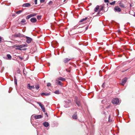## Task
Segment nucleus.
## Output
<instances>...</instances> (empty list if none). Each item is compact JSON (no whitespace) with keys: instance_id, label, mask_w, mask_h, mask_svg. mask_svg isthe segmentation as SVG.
<instances>
[{"instance_id":"473e14b6","label":"nucleus","mask_w":135,"mask_h":135,"mask_svg":"<svg viewBox=\"0 0 135 135\" xmlns=\"http://www.w3.org/2000/svg\"><path fill=\"white\" fill-rule=\"evenodd\" d=\"M26 22V20L25 19H23L21 21V22L22 23H24Z\"/></svg>"},{"instance_id":"3c124183","label":"nucleus","mask_w":135,"mask_h":135,"mask_svg":"<svg viewBox=\"0 0 135 135\" xmlns=\"http://www.w3.org/2000/svg\"><path fill=\"white\" fill-rule=\"evenodd\" d=\"M15 14H13L12 15V17H13V16H15Z\"/></svg>"},{"instance_id":"f8f14e48","label":"nucleus","mask_w":135,"mask_h":135,"mask_svg":"<svg viewBox=\"0 0 135 135\" xmlns=\"http://www.w3.org/2000/svg\"><path fill=\"white\" fill-rule=\"evenodd\" d=\"M85 29L83 27H79V28L78 30L79 31H78V32L79 33H80L83 32V31H84Z\"/></svg>"},{"instance_id":"393cba45","label":"nucleus","mask_w":135,"mask_h":135,"mask_svg":"<svg viewBox=\"0 0 135 135\" xmlns=\"http://www.w3.org/2000/svg\"><path fill=\"white\" fill-rule=\"evenodd\" d=\"M37 103L39 105L41 108H42V107L44 106V105L40 102H38Z\"/></svg>"},{"instance_id":"cd10ccee","label":"nucleus","mask_w":135,"mask_h":135,"mask_svg":"<svg viewBox=\"0 0 135 135\" xmlns=\"http://www.w3.org/2000/svg\"><path fill=\"white\" fill-rule=\"evenodd\" d=\"M22 11H23L22 10H19L17 12H16V13L17 14H19Z\"/></svg>"},{"instance_id":"4c0bfd02","label":"nucleus","mask_w":135,"mask_h":135,"mask_svg":"<svg viewBox=\"0 0 135 135\" xmlns=\"http://www.w3.org/2000/svg\"><path fill=\"white\" fill-rule=\"evenodd\" d=\"M52 2L51 1H50L48 3L49 5L51 4L52 3Z\"/></svg>"},{"instance_id":"c03bdc74","label":"nucleus","mask_w":135,"mask_h":135,"mask_svg":"<svg viewBox=\"0 0 135 135\" xmlns=\"http://www.w3.org/2000/svg\"><path fill=\"white\" fill-rule=\"evenodd\" d=\"M24 70H25V69H23V74L25 75V72L24 71Z\"/></svg>"},{"instance_id":"412c9836","label":"nucleus","mask_w":135,"mask_h":135,"mask_svg":"<svg viewBox=\"0 0 135 135\" xmlns=\"http://www.w3.org/2000/svg\"><path fill=\"white\" fill-rule=\"evenodd\" d=\"M87 19V18L86 17L85 18L81 19L80 21H79V22H83V21L86 20Z\"/></svg>"},{"instance_id":"aec40b11","label":"nucleus","mask_w":135,"mask_h":135,"mask_svg":"<svg viewBox=\"0 0 135 135\" xmlns=\"http://www.w3.org/2000/svg\"><path fill=\"white\" fill-rule=\"evenodd\" d=\"M14 82L15 84L17 85V80L16 78V77L15 76H14Z\"/></svg>"},{"instance_id":"2eb2a0df","label":"nucleus","mask_w":135,"mask_h":135,"mask_svg":"<svg viewBox=\"0 0 135 135\" xmlns=\"http://www.w3.org/2000/svg\"><path fill=\"white\" fill-rule=\"evenodd\" d=\"M71 60V59H69V58H65L64 59L63 62L64 63H66Z\"/></svg>"},{"instance_id":"4468645a","label":"nucleus","mask_w":135,"mask_h":135,"mask_svg":"<svg viewBox=\"0 0 135 135\" xmlns=\"http://www.w3.org/2000/svg\"><path fill=\"white\" fill-rule=\"evenodd\" d=\"M43 125L45 127H47L49 125V123L47 122H44L43 123Z\"/></svg>"},{"instance_id":"79ce46f5","label":"nucleus","mask_w":135,"mask_h":135,"mask_svg":"<svg viewBox=\"0 0 135 135\" xmlns=\"http://www.w3.org/2000/svg\"><path fill=\"white\" fill-rule=\"evenodd\" d=\"M35 4H37V0H35Z\"/></svg>"},{"instance_id":"4be33fe9","label":"nucleus","mask_w":135,"mask_h":135,"mask_svg":"<svg viewBox=\"0 0 135 135\" xmlns=\"http://www.w3.org/2000/svg\"><path fill=\"white\" fill-rule=\"evenodd\" d=\"M21 35L20 33H16L15 35V36L16 37H20L21 36Z\"/></svg>"},{"instance_id":"e433bc0d","label":"nucleus","mask_w":135,"mask_h":135,"mask_svg":"<svg viewBox=\"0 0 135 135\" xmlns=\"http://www.w3.org/2000/svg\"><path fill=\"white\" fill-rule=\"evenodd\" d=\"M105 85V83H103L102 85V87L104 88Z\"/></svg>"},{"instance_id":"7c9ffc66","label":"nucleus","mask_w":135,"mask_h":135,"mask_svg":"<svg viewBox=\"0 0 135 135\" xmlns=\"http://www.w3.org/2000/svg\"><path fill=\"white\" fill-rule=\"evenodd\" d=\"M40 88L38 85H36L35 86V88L36 90H38Z\"/></svg>"},{"instance_id":"c9c22d12","label":"nucleus","mask_w":135,"mask_h":135,"mask_svg":"<svg viewBox=\"0 0 135 135\" xmlns=\"http://www.w3.org/2000/svg\"><path fill=\"white\" fill-rule=\"evenodd\" d=\"M17 72L19 74L21 72V71L19 69H18L17 71Z\"/></svg>"},{"instance_id":"f704fd0d","label":"nucleus","mask_w":135,"mask_h":135,"mask_svg":"<svg viewBox=\"0 0 135 135\" xmlns=\"http://www.w3.org/2000/svg\"><path fill=\"white\" fill-rule=\"evenodd\" d=\"M51 84L50 83H47V86L49 87L50 86H51Z\"/></svg>"},{"instance_id":"f257e3e1","label":"nucleus","mask_w":135,"mask_h":135,"mask_svg":"<svg viewBox=\"0 0 135 135\" xmlns=\"http://www.w3.org/2000/svg\"><path fill=\"white\" fill-rule=\"evenodd\" d=\"M74 102L78 107H79L81 106V103L80 100L78 99L77 97H75Z\"/></svg>"},{"instance_id":"6e6552de","label":"nucleus","mask_w":135,"mask_h":135,"mask_svg":"<svg viewBox=\"0 0 135 135\" xmlns=\"http://www.w3.org/2000/svg\"><path fill=\"white\" fill-rule=\"evenodd\" d=\"M127 78H124L123 79L122 81L120 84L122 85H124V84L126 83L127 81Z\"/></svg>"},{"instance_id":"dca6fc26","label":"nucleus","mask_w":135,"mask_h":135,"mask_svg":"<svg viewBox=\"0 0 135 135\" xmlns=\"http://www.w3.org/2000/svg\"><path fill=\"white\" fill-rule=\"evenodd\" d=\"M57 79H58L59 80H60L62 81H65V78L61 76L58 77Z\"/></svg>"},{"instance_id":"7ed1b4c3","label":"nucleus","mask_w":135,"mask_h":135,"mask_svg":"<svg viewBox=\"0 0 135 135\" xmlns=\"http://www.w3.org/2000/svg\"><path fill=\"white\" fill-rule=\"evenodd\" d=\"M71 101L70 100H67L65 101V104L64 105V106L66 108L69 107H70L69 104L71 103Z\"/></svg>"},{"instance_id":"bb28decb","label":"nucleus","mask_w":135,"mask_h":135,"mask_svg":"<svg viewBox=\"0 0 135 135\" xmlns=\"http://www.w3.org/2000/svg\"><path fill=\"white\" fill-rule=\"evenodd\" d=\"M115 3V1H113L112 2L110 3V4L111 5H114Z\"/></svg>"},{"instance_id":"f03ea898","label":"nucleus","mask_w":135,"mask_h":135,"mask_svg":"<svg viewBox=\"0 0 135 135\" xmlns=\"http://www.w3.org/2000/svg\"><path fill=\"white\" fill-rule=\"evenodd\" d=\"M27 46V45L25 44H22V45H19L16 46V47L17 48L16 49V50H21V48L24 47H26Z\"/></svg>"},{"instance_id":"5701e85b","label":"nucleus","mask_w":135,"mask_h":135,"mask_svg":"<svg viewBox=\"0 0 135 135\" xmlns=\"http://www.w3.org/2000/svg\"><path fill=\"white\" fill-rule=\"evenodd\" d=\"M7 56L8 59L9 60H10L11 59L12 57L10 54H7Z\"/></svg>"},{"instance_id":"a18cd8bd","label":"nucleus","mask_w":135,"mask_h":135,"mask_svg":"<svg viewBox=\"0 0 135 135\" xmlns=\"http://www.w3.org/2000/svg\"><path fill=\"white\" fill-rule=\"evenodd\" d=\"M104 101H105V100H102V103H104Z\"/></svg>"},{"instance_id":"1a4fd4ad","label":"nucleus","mask_w":135,"mask_h":135,"mask_svg":"<svg viewBox=\"0 0 135 135\" xmlns=\"http://www.w3.org/2000/svg\"><path fill=\"white\" fill-rule=\"evenodd\" d=\"M37 21V19L35 17H33L31 18L30 19V21L31 22L33 23H35Z\"/></svg>"},{"instance_id":"5fc2aeb1","label":"nucleus","mask_w":135,"mask_h":135,"mask_svg":"<svg viewBox=\"0 0 135 135\" xmlns=\"http://www.w3.org/2000/svg\"><path fill=\"white\" fill-rule=\"evenodd\" d=\"M107 5H108V3H107Z\"/></svg>"},{"instance_id":"423d86ee","label":"nucleus","mask_w":135,"mask_h":135,"mask_svg":"<svg viewBox=\"0 0 135 135\" xmlns=\"http://www.w3.org/2000/svg\"><path fill=\"white\" fill-rule=\"evenodd\" d=\"M55 83L56 84L60 85L61 86H63V84L61 82V81L57 79L56 80Z\"/></svg>"},{"instance_id":"864d4df0","label":"nucleus","mask_w":135,"mask_h":135,"mask_svg":"<svg viewBox=\"0 0 135 135\" xmlns=\"http://www.w3.org/2000/svg\"><path fill=\"white\" fill-rule=\"evenodd\" d=\"M133 16L134 17H135V14H134L133 15Z\"/></svg>"},{"instance_id":"ea45409f","label":"nucleus","mask_w":135,"mask_h":135,"mask_svg":"<svg viewBox=\"0 0 135 135\" xmlns=\"http://www.w3.org/2000/svg\"><path fill=\"white\" fill-rule=\"evenodd\" d=\"M88 26H87L85 28H84V29H85L84 31H85L86 30H87L88 29Z\"/></svg>"},{"instance_id":"39448f33","label":"nucleus","mask_w":135,"mask_h":135,"mask_svg":"<svg viewBox=\"0 0 135 135\" xmlns=\"http://www.w3.org/2000/svg\"><path fill=\"white\" fill-rule=\"evenodd\" d=\"M26 42L28 44L30 43L32 41V39L30 37L26 36Z\"/></svg>"},{"instance_id":"8fccbe9b","label":"nucleus","mask_w":135,"mask_h":135,"mask_svg":"<svg viewBox=\"0 0 135 135\" xmlns=\"http://www.w3.org/2000/svg\"><path fill=\"white\" fill-rule=\"evenodd\" d=\"M41 108L42 110L43 109H45V108H44V106L42 107V108Z\"/></svg>"},{"instance_id":"6ab92c4d","label":"nucleus","mask_w":135,"mask_h":135,"mask_svg":"<svg viewBox=\"0 0 135 135\" xmlns=\"http://www.w3.org/2000/svg\"><path fill=\"white\" fill-rule=\"evenodd\" d=\"M99 6L98 5H97L94 9V11L96 12H97L98 11V9H99Z\"/></svg>"},{"instance_id":"a19ab883","label":"nucleus","mask_w":135,"mask_h":135,"mask_svg":"<svg viewBox=\"0 0 135 135\" xmlns=\"http://www.w3.org/2000/svg\"><path fill=\"white\" fill-rule=\"evenodd\" d=\"M104 1L105 3H109V0H104Z\"/></svg>"},{"instance_id":"f3484780","label":"nucleus","mask_w":135,"mask_h":135,"mask_svg":"<svg viewBox=\"0 0 135 135\" xmlns=\"http://www.w3.org/2000/svg\"><path fill=\"white\" fill-rule=\"evenodd\" d=\"M27 86L29 88V89H34L35 88V87L33 86H31L30 85V84H28Z\"/></svg>"},{"instance_id":"c85d7f7f","label":"nucleus","mask_w":135,"mask_h":135,"mask_svg":"<svg viewBox=\"0 0 135 135\" xmlns=\"http://www.w3.org/2000/svg\"><path fill=\"white\" fill-rule=\"evenodd\" d=\"M120 6L122 7H124L125 6L123 4H122V3H119Z\"/></svg>"},{"instance_id":"37998d69","label":"nucleus","mask_w":135,"mask_h":135,"mask_svg":"<svg viewBox=\"0 0 135 135\" xmlns=\"http://www.w3.org/2000/svg\"><path fill=\"white\" fill-rule=\"evenodd\" d=\"M45 0H40V2L41 3H43L44 2Z\"/></svg>"},{"instance_id":"a211bd4d","label":"nucleus","mask_w":135,"mask_h":135,"mask_svg":"<svg viewBox=\"0 0 135 135\" xmlns=\"http://www.w3.org/2000/svg\"><path fill=\"white\" fill-rule=\"evenodd\" d=\"M50 94V93H42L41 94V95H45V96H48Z\"/></svg>"},{"instance_id":"b1692460","label":"nucleus","mask_w":135,"mask_h":135,"mask_svg":"<svg viewBox=\"0 0 135 135\" xmlns=\"http://www.w3.org/2000/svg\"><path fill=\"white\" fill-rule=\"evenodd\" d=\"M31 17H32L31 15V14H30L26 16V19L27 20H28Z\"/></svg>"},{"instance_id":"9d476101","label":"nucleus","mask_w":135,"mask_h":135,"mask_svg":"<svg viewBox=\"0 0 135 135\" xmlns=\"http://www.w3.org/2000/svg\"><path fill=\"white\" fill-rule=\"evenodd\" d=\"M114 10L118 12H120L121 11L120 8L118 6L115 7L114 8Z\"/></svg>"},{"instance_id":"58836bf2","label":"nucleus","mask_w":135,"mask_h":135,"mask_svg":"<svg viewBox=\"0 0 135 135\" xmlns=\"http://www.w3.org/2000/svg\"><path fill=\"white\" fill-rule=\"evenodd\" d=\"M110 115H109V118H108V121L109 122H111L112 120H110Z\"/></svg>"},{"instance_id":"de8ad7c7","label":"nucleus","mask_w":135,"mask_h":135,"mask_svg":"<svg viewBox=\"0 0 135 135\" xmlns=\"http://www.w3.org/2000/svg\"><path fill=\"white\" fill-rule=\"evenodd\" d=\"M45 114L46 115V116H47V117H48V115H47V113H45Z\"/></svg>"},{"instance_id":"09e8293b","label":"nucleus","mask_w":135,"mask_h":135,"mask_svg":"<svg viewBox=\"0 0 135 135\" xmlns=\"http://www.w3.org/2000/svg\"><path fill=\"white\" fill-rule=\"evenodd\" d=\"M42 110L44 112H45V108L44 109H43Z\"/></svg>"},{"instance_id":"603ef678","label":"nucleus","mask_w":135,"mask_h":135,"mask_svg":"<svg viewBox=\"0 0 135 135\" xmlns=\"http://www.w3.org/2000/svg\"><path fill=\"white\" fill-rule=\"evenodd\" d=\"M27 49L26 48H25V49H22V50H26V49Z\"/></svg>"},{"instance_id":"49530a36","label":"nucleus","mask_w":135,"mask_h":135,"mask_svg":"<svg viewBox=\"0 0 135 135\" xmlns=\"http://www.w3.org/2000/svg\"><path fill=\"white\" fill-rule=\"evenodd\" d=\"M2 37H0V42H1V41L2 40Z\"/></svg>"},{"instance_id":"20e7f679","label":"nucleus","mask_w":135,"mask_h":135,"mask_svg":"<svg viewBox=\"0 0 135 135\" xmlns=\"http://www.w3.org/2000/svg\"><path fill=\"white\" fill-rule=\"evenodd\" d=\"M119 102V100L118 98L113 99L112 102V103L114 104H118Z\"/></svg>"},{"instance_id":"0eeeda50","label":"nucleus","mask_w":135,"mask_h":135,"mask_svg":"<svg viewBox=\"0 0 135 135\" xmlns=\"http://www.w3.org/2000/svg\"><path fill=\"white\" fill-rule=\"evenodd\" d=\"M72 119L75 120L77 119L78 116L77 112H76L74 113L72 117Z\"/></svg>"},{"instance_id":"c756f323","label":"nucleus","mask_w":135,"mask_h":135,"mask_svg":"<svg viewBox=\"0 0 135 135\" xmlns=\"http://www.w3.org/2000/svg\"><path fill=\"white\" fill-rule=\"evenodd\" d=\"M36 15H37V14L35 13H33L31 14V17L35 16H36Z\"/></svg>"},{"instance_id":"6e6d98bb","label":"nucleus","mask_w":135,"mask_h":135,"mask_svg":"<svg viewBox=\"0 0 135 135\" xmlns=\"http://www.w3.org/2000/svg\"><path fill=\"white\" fill-rule=\"evenodd\" d=\"M22 59V58H21V59Z\"/></svg>"},{"instance_id":"ddd939ff","label":"nucleus","mask_w":135,"mask_h":135,"mask_svg":"<svg viewBox=\"0 0 135 135\" xmlns=\"http://www.w3.org/2000/svg\"><path fill=\"white\" fill-rule=\"evenodd\" d=\"M42 116L40 115H35L34 116V117L35 119H39L41 118L42 117Z\"/></svg>"},{"instance_id":"2f4dec72","label":"nucleus","mask_w":135,"mask_h":135,"mask_svg":"<svg viewBox=\"0 0 135 135\" xmlns=\"http://www.w3.org/2000/svg\"><path fill=\"white\" fill-rule=\"evenodd\" d=\"M37 18L38 20L41 19V16H37Z\"/></svg>"},{"instance_id":"a878e982","label":"nucleus","mask_w":135,"mask_h":135,"mask_svg":"<svg viewBox=\"0 0 135 135\" xmlns=\"http://www.w3.org/2000/svg\"><path fill=\"white\" fill-rule=\"evenodd\" d=\"M54 93L57 94H59L60 93L59 91L58 90H56L55 91H54Z\"/></svg>"},{"instance_id":"9b49d317","label":"nucleus","mask_w":135,"mask_h":135,"mask_svg":"<svg viewBox=\"0 0 135 135\" xmlns=\"http://www.w3.org/2000/svg\"><path fill=\"white\" fill-rule=\"evenodd\" d=\"M22 6L24 7H28L31 6V4L28 3L24 4Z\"/></svg>"},{"instance_id":"72a5a7b5","label":"nucleus","mask_w":135,"mask_h":135,"mask_svg":"<svg viewBox=\"0 0 135 135\" xmlns=\"http://www.w3.org/2000/svg\"><path fill=\"white\" fill-rule=\"evenodd\" d=\"M104 8V6H101V8H100L99 9L100 11H102L103 9Z\"/></svg>"}]
</instances>
